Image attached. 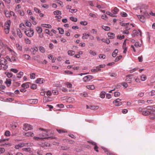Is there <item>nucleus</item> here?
Returning <instances> with one entry per match:
<instances>
[{
	"mask_svg": "<svg viewBox=\"0 0 155 155\" xmlns=\"http://www.w3.org/2000/svg\"><path fill=\"white\" fill-rule=\"evenodd\" d=\"M153 107L152 106H147L146 108H139V111L142 112V114L144 116H146L150 114L153 111Z\"/></svg>",
	"mask_w": 155,
	"mask_h": 155,
	"instance_id": "f257e3e1",
	"label": "nucleus"
},
{
	"mask_svg": "<svg viewBox=\"0 0 155 155\" xmlns=\"http://www.w3.org/2000/svg\"><path fill=\"white\" fill-rule=\"evenodd\" d=\"M11 24V21L9 20L6 21L4 24V31L6 34L9 33Z\"/></svg>",
	"mask_w": 155,
	"mask_h": 155,
	"instance_id": "f03ea898",
	"label": "nucleus"
},
{
	"mask_svg": "<svg viewBox=\"0 0 155 155\" xmlns=\"http://www.w3.org/2000/svg\"><path fill=\"white\" fill-rule=\"evenodd\" d=\"M24 33L27 36L30 37L32 36L34 34L33 29L31 28L25 29L24 30Z\"/></svg>",
	"mask_w": 155,
	"mask_h": 155,
	"instance_id": "7ed1b4c3",
	"label": "nucleus"
},
{
	"mask_svg": "<svg viewBox=\"0 0 155 155\" xmlns=\"http://www.w3.org/2000/svg\"><path fill=\"white\" fill-rule=\"evenodd\" d=\"M28 144H30V145H29L28 146H31V144L30 143H21L18 144L17 145H16L15 147V148L16 149H18L19 148L23 147L24 146H27V145Z\"/></svg>",
	"mask_w": 155,
	"mask_h": 155,
	"instance_id": "20e7f679",
	"label": "nucleus"
},
{
	"mask_svg": "<svg viewBox=\"0 0 155 155\" xmlns=\"http://www.w3.org/2000/svg\"><path fill=\"white\" fill-rule=\"evenodd\" d=\"M5 16L7 17H10L11 16L13 15L14 16L15 15V13L12 11H11L10 12L7 10L5 11Z\"/></svg>",
	"mask_w": 155,
	"mask_h": 155,
	"instance_id": "39448f33",
	"label": "nucleus"
},
{
	"mask_svg": "<svg viewBox=\"0 0 155 155\" xmlns=\"http://www.w3.org/2000/svg\"><path fill=\"white\" fill-rule=\"evenodd\" d=\"M32 129V127L28 124H24L23 129L25 130H28Z\"/></svg>",
	"mask_w": 155,
	"mask_h": 155,
	"instance_id": "423d86ee",
	"label": "nucleus"
},
{
	"mask_svg": "<svg viewBox=\"0 0 155 155\" xmlns=\"http://www.w3.org/2000/svg\"><path fill=\"white\" fill-rule=\"evenodd\" d=\"M105 65H100L97 66L96 69H92L91 71L93 72H96L101 70V68L105 67Z\"/></svg>",
	"mask_w": 155,
	"mask_h": 155,
	"instance_id": "0eeeda50",
	"label": "nucleus"
},
{
	"mask_svg": "<svg viewBox=\"0 0 155 155\" xmlns=\"http://www.w3.org/2000/svg\"><path fill=\"white\" fill-rule=\"evenodd\" d=\"M93 78V76L91 75H87L84 77L83 78V80L84 82H87L90 81Z\"/></svg>",
	"mask_w": 155,
	"mask_h": 155,
	"instance_id": "6e6552de",
	"label": "nucleus"
},
{
	"mask_svg": "<svg viewBox=\"0 0 155 155\" xmlns=\"http://www.w3.org/2000/svg\"><path fill=\"white\" fill-rule=\"evenodd\" d=\"M121 100L120 99L117 98L116 100L114 101L113 103V104H115V105L116 106H119L122 104V103L120 102Z\"/></svg>",
	"mask_w": 155,
	"mask_h": 155,
	"instance_id": "1a4fd4ad",
	"label": "nucleus"
},
{
	"mask_svg": "<svg viewBox=\"0 0 155 155\" xmlns=\"http://www.w3.org/2000/svg\"><path fill=\"white\" fill-rule=\"evenodd\" d=\"M141 32L140 31L138 30H134L133 31L132 36L134 37L136 36H138L139 35H141Z\"/></svg>",
	"mask_w": 155,
	"mask_h": 155,
	"instance_id": "9d476101",
	"label": "nucleus"
},
{
	"mask_svg": "<svg viewBox=\"0 0 155 155\" xmlns=\"http://www.w3.org/2000/svg\"><path fill=\"white\" fill-rule=\"evenodd\" d=\"M28 102L31 104H35L38 103V100L36 99H30L28 100Z\"/></svg>",
	"mask_w": 155,
	"mask_h": 155,
	"instance_id": "9b49d317",
	"label": "nucleus"
},
{
	"mask_svg": "<svg viewBox=\"0 0 155 155\" xmlns=\"http://www.w3.org/2000/svg\"><path fill=\"white\" fill-rule=\"evenodd\" d=\"M0 63L2 65H6L7 64L8 62L5 58L2 57L0 59Z\"/></svg>",
	"mask_w": 155,
	"mask_h": 155,
	"instance_id": "f8f14e48",
	"label": "nucleus"
},
{
	"mask_svg": "<svg viewBox=\"0 0 155 155\" xmlns=\"http://www.w3.org/2000/svg\"><path fill=\"white\" fill-rule=\"evenodd\" d=\"M152 113L150 114V118L152 120H155V110H153Z\"/></svg>",
	"mask_w": 155,
	"mask_h": 155,
	"instance_id": "ddd939ff",
	"label": "nucleus"
},
{
	"mask_svg": "<svg viewBox=\"0 0 155 155\" xmlns=\"http://www.w3.org/2000/svg\"><path fill=\"white\" fill-rule=\"evenodd\" d=\"M45 81L43 78H38L36 81V82L38 84H41L43 83Z\"/></svg>",
	"mask_w": 155,
	"mask_h": 155,
	"instance_id": "4468645a",
	"label": "nucleus"
},
{
	"mask_svg": "<svg viewBox=\"0 0 155 155\" xmlns=\"http://www.w3.org/2000/svg\"><path fill=\"white\" fill-rule=\"evenodd\" d=\"M107 35L110 39H113L115 37V35L112 32H109L107 33Z\"/></svg>",
	"mask_w": 155,
	"mask_h": 155,
	"instance_id": "2eb2a0df",
	"label": "nucleus"
},
{
	"mask_svg": "<svg viewBox=\"0 0 155 155\" xmlns=\"http://www.w3.org/2000/svg\"><path fill=\"white\" fill-rule=\"evenodd\" d=\"M137 16L140 21L143 22L145 21V17L143 16L139 15H138Z\"/></svg>",
	"mask_w": 155,
	"mask_h": 155,
	"instance_id": "dca6fc26",
	"label": "nucleus"
},
{
	"mask_svg": "<svg viewBox=\"0 0 155 155\" xmlns=\"http://www.w3.org/2000/svg\"><path fill=\"white\" fill-rule=\"evenodd\" d=\"M49 138L53 139V137H44V138H40V137H33V139L34 140H38V139H48Z\"/></svg>",
	"mask_w": 155,
	"mask_h": 155,
	"instance_id": "f3484780",
	"label": "nucleus"
},
{
	"mask_svg": "<svg viewBox=\"0 0 155 155\" xmlns=\"http://www.w3.org/2000/svg\"><path fill=\"white\" fill-rule=\"evenodd\" d=\"M22 58L26 60H29L30 59V57L29 55L27 54H25L22 56Z\"/></svg>",
	"mask_w": 155,
	"mask_h": 155,
	"instance_id": "a211bd4d",
	"label": "nucleus"
},
{
	"mask_svg": "<svg viewBox=\"0 0 155 155\" xmlns=\"http://www.w3.org/2000/svg\"><path fill=\"white\" fill-rule=\"evenodd\" d=\"M36 30L38 34L41 33L42 31V28L40 27H37L36 28Z\"/></svg>",
	"mask_w": 155,
	"mask_h": 155,
	"instance_id": "6ab92c4d",
	"label": "nucleus"
},
{
	"mask_svg": "<svg viewBox=\"0 0 155 155\" xmlns=\"http://www.w3.org/2000/svg\"><path fill=\"white\" fill-rule=\"evenodd\" d=\"M25 135L27 137H33L34 135V134L31 132H28L25 133Z\"/></svg>",
	"mask_w": 155,
	"mask_h": 155,
	"instance_id": "aec40b11",
	"label": "nucleus"
},
{
	"mask_svg": "<svg viewBox=\"0 0 155 155\" xmlns=\"http://www.w3.org/2000/svg\"><path fill=\"white\" fill-rule=\"evenodd\" d=\"M17 35L19 36V38H21L22 36V35L21 32L20 30L19 29H17Z\"/></svg>",
	"mask_w": 155,
	"mask_h": 155,
	"instance_id": "412c9836",
	"label": "nucleus"
},
{
	"mask_svg": "<svg viewBox=\"0 0 155 155\" xmlns=\"http://www.w3.org/2000/svg\"><path fill=\"white\" fill-rule=\"evenodd\" d=\"M57 130L59 133H66L67 131L64 129H57Z\"/></svg>",
	"mask_w": 155,
	"mask_h": 155,
	"instance_id": "4be33fe9",
	"label": "nucleus"
},
{
	"mask_svg": "<svg viewBox=\"0 0 155 155\" xmlns=\"http://www.w3.org/2000/svg\"><path fill=\"white\" fill-rule=\"evenodd\" d=\"M24 73L23 72L20 71L19 73L17 74V77L18 78H20L23 76Z\"/></svg>",
	"mask_w": 155,
	"mask_h": 155,
	"instance_id": "5701e85b",
	"label": "nucleus"
},
{
	"mask_svg": "<svg viewBox=\"0 0 155 155\" xmlns=\"http://www.w3.org/2000/svg\"><path fill=\"white\" fill-rule=\"evenodd\" d=\"M7 86L9 87L11 84V80L10 79H7L5 82Z\"/></svg>",
	"mask_w": 155,
	"mask_h": 155,
	"instance_id": "b1692460",
	"label": "nucleus"
},
{
	"mask_svg": "<svg viewBox=\"0 0 155 155\" xmlns=\"http://www.w3.org/2000/svg\"><path fill=\"white\" fill-rule=\"evenodd\" d=\"M33 51H32V53L34 55H35L37 51H38V49L37 47H35L32 49Z\"/></svg>",
	"mask_w": 155,
	"mask_h": 155,
	"instance_id": "393cba45",
	"label": "nucleus"
},
{
	"mask_svg": "<svg viewBox=\"0 0 155 155\" xmlns=\"http://www.w3.org/2000/svg\"><path fill=\"white\" fill-rule=\"evenodd\" d=\"M118 52V50L115 49L112 54V56L114 57H115L117 55V53Z\"/></svg>",
	"mask_w": 155,
	"mask_h": 155,
	"instance_id": "a878e982",
	"label": "nucleus"
},
{
	"mask_svg": "<svg viewBox=\"0 0 155 155\" xmlns=\"http://www.w3.org/2000/svg\"><path fill=\"white\" fill-rule=\"evenodd\" d=\"M102 28L105 31H108L110 30V28L107 26L102 25Z\"/></svg>",
	"mask_w": 155,
	"mask_h": 155,
	"instance_id": "bb28decb",
	"label": "nucleus"
},
{
	"mask_svg": "<svg viewBox=\"0 0 155 155\" xmlns=\"http://www.w3.org/2000/svg\"><path fill=\"white\" fill-rule=\"evenodd\" d=\"M16 46L19 51H21L22 50V47L18 44H16Z\"/></svg>",
	"mask_w": 155,
	"mask_h": 155,
	"instance_id": "cd10ccee",
	"label": "nucleus"
},
{
	"mask_svg": "<svg viewBox=\"0 0 155 155\" xmlns=\"http://www.w3.org/2000/svg\"><path fill=\"white\" fill-rule=\"evenodd\" d=\"M21 6L19 4L17 5L15 8V11L17 12H18V11H19V9L21 8Z\"/></svg>",
	"mask_w": 155,
	"mask_h": 155,
	"instance_id": "c85d7f7f",
	"label": "nucleus"
},
{
	"mask_svg": "<svg viewBox=\"0 0 155 155\" xmlns=\"http://www.w3.org/2000/svg\"><path fill=\"white\" fill-rule=\"evenodd\" d=\"M106 13L107 15H108L111 17H116V15H115V14H114L113 13H112L109 12H107Z\"/></svg>",
	"mask_w": 155,
	"mask_h": 155,
	"instance_id": "c756f323",
	"label": "nucleus"
},
{
	"mask_svg": "<svg viewBox=\"0 0 155 155\" xmlns=\"http://www.w3.org/2000/svg\"><path fill=\"white\" fill-rule=\"evenodd\" d=\"M75 53V51L72 50H69L68 51V54L70 56H72L74 55Z\"/></svg>",
	"mask_w": 155,
	"mask_h": 155,
	"instance_id": "7c9ffc66",
	"label": "nucleus"
},
{
	"mask_svg": "<svg viewBox=\"0 0 155 155\" xmlns=\"http://www.w3.org/2000/svg\"><path fill=\"white\" fill-rule=\"evenodd\" d=\"M119 10V9L117 8V7H115L112 12H113V13L115 14V15H116L117 13Z\"/></svg>",
	"mask_w": 155,
	"mask_h": 155,
	"instance_id": "2f4dec72",
	"label": "nucleus"
},
{
	"mask_svg": "<svg viewBox=\"0 0 155 155\" xmlns=\"http://www.w3.org/2000/svg\"><path fill=\"white\" fill-rule=\"evenodd\" d=\"M54 14L55 15H61V13L59 10H56L54 12Z\"/></svg>",
	"mask_w": 155,
	"mask_h": 155,
	"instance_id": "473e14b6",
	"label": "nucleus"
},
{
	"mask_svg": "<svg viewBox=\"0 0 155 155\" xmlns=\"http://www.w3.org/2000/svg\"><path fill=\"white\" fill-rule=\"evenodd\" d=\"M41 25L43 27L48 28H51V26L49 24H42Z\"/></svg>",
	"mask_w": 155,
	"mask_h": 155,
	"instance_id": "72a5a7b5",
	"label": "nucleus"
},
{
	"mask_svg": "<svg viewBox=\"0 0 155 155\" xmlns=\"http://www.w3.org/2000/svg\"><path fill=\"white\" fill-rule=\"evenodd\" d=\"M31 148L30 147L28 148H25L22 149V150L23 151H25L26 152H29L31 151Z\"/></svg>",
	"mask_w": 155,
	"mask_h": 155,
	"instance_id": "f704fd0d",
	"label": "nucleus"
},
{
	"mask_svg": "<svg viewBox=\"0 0 155 155\" xmlns=\"http://www.w3.org/2000/svg\"><path fill=\"white\" fill-rule=\"evenodd\" d=\"M109 75L112 77L116 78L117 76V74L116 73H110Z\"/></svg>",
	"mask_w": 155,
	"mask_h": 155,
	"instance_id": "c9c22d12",
	"label": "nucleus"
},
{
	"mask_svg": "<svg viewBox=\"0 0 155 155\" xmlns=\"http://www.w3.org/2000/svg\"><path fill=\"white\" fill-rule=\"evenodd\" d=\"M83 36L82 37V38L83 39H86L87 38V37H88L90 36V35L89 34H86L85 33H84L83 34Z\"/></svg>",
	"mask_w": 155,
	"mask_h": 155,
	"instance_id": "e433bc0d",
	"label": "nucleus"
},
{
	"mask_svg": "<svg viewBox=\"0 0 155 155\" xmlns=\"http://www.w3.org/2000/svg\"><path fill=\"white\" fill-rule=\"evenodd\" d=\"M39 49L40 51L42 53H44L45 52V48L42 46L39 47Z\"/></svg>",
	"mask_w": 155,
	"mask_h": 155,
	"instance_id": "4c0bfd02",
	"label": "nucleus"
},
{
	"mask_svg": "<svg viewBox=\"0 0 155 155\" xmlns=\"http://www.w3.org/2000/svg\"><path fill=\"white\" fill-rule=\"evenodd\" d=\"M96 7L99 9L104 8L105 7V6L103 5L102 4H101V5L97 4Z\"/></svg>",
	"mask_w": 155,
	"mask_h": 155,
	"instance_id": "58836bf2",
	"label": "nucleus"
},
{
	"mask_svg": "<svg viewBox=\"0 0 155 155\" xmlns=\"http://www.w3.org/2000/svg\"><path fill=\"white\" fill-rule=\"evenodd\" d=\"M98 108V106H89V108L93 110L97 109Z\"/></svg>",
	"mask_w": 155,
	"mask_h": 155,
	"instance_id": "ea45409f",
	"label": "nucleus"
},
{
	"mask_svg": "<svg viewBox=\"0 0 155 155\" xmlns=\"http://www.w3.org/2000/svg\"><path fill=\"white\" fill-rule=\"evenodd\" d=\"M65 84L67 86L68 88H71L72 87V84L69 82H67L65 83Z\"/></svg>",
	"mask_w": 155,
	"mask_h": 155,
	"instance_id": "a19ab883",
	"label": "nucleus"
},
{
	"mask_svg": "<svg viewBox=\"0 0 155 155\" xmlns=\"http://www.w3.org/2000/svg\"><path fill=\"white\" fill-rule=\"evenodd\" d=\"M5 74L6 75L7 77L9 78L12 77L13 75L12 73L8 72H6Z\"/></svg>",
	"mask_w": 155,
	"mask_h": 155,
	"instance_id": "79ce46f5",
	"label": "nucleus"
},
{
	"mask_svg": "<svg viewBox=\"0 0 155 155\" xmlns=\"http://www.w3.org/2000/svg\"><path fill=\"white\" fill-rule=\"evenodd\" d=\"M86 87L90 90H94L95 88V87L94 85L87 86Z\"/></svg>",
	"mask_w": 155,
	"mask_h": 155,
	"instance_id": "37998d69",
	"label": "nucleus"
},
{
	"mask_svg": "<svg viewBox=\"0 0 155 155\" xmlns=\"http://www.w3.org/2000/svg\"><path fill=\"white\" fill-rule=\"evenodd\" d=\"M45 33L51 36H52L53 35L52 33L48 29H45Z\"/></svg>",
	"mask_w": 155,
	"mask_h": 155,
	"instance_id": "c03bdc74",
	"label": "nucleus"
},
{
	"mask_svg": "<svg viewBox=\"0 0 155 155\" xmlns=\"http://www.w3.org/2000/svg\"><path fill=\"white\" fill-rule=\"evenodd\" d=\"M58 30H59V33L61 34H63L64 33V29L61 28H58Z\"/></svg>",
	"mask_w": 155,
	"mask_h": 155,
	"instance_id": "a18cd8bd",
	"label": "nucleus"
},
{
	"mask_svg": "<svg viewBox=\"0 0 155 155\" xmlns=\"http://www.w3.org/2000/svg\"><path fill=\"white\" fill-rule=\"evenodd\" d=\"M17 12L21 16H23L25 15V13L23 11L19 10Z\"/></svg>",
	"mask_w": 155,
	"mask_h": 155,
	"instance_id": "49530a36",
	"label": "nucleus"
},
{
	"mask_svg": "<svg viewBox=\"0 0 155 155\" xmlns=\"http://www.w3.org/2000/svg\"><path fill=\"white\" fill-rule=\"evenodd\" d=\"M4 135L6 136L9 137L10 135V132L8 130H6L5 132Z\"/></svg>",
	"mask_w": 155,
	"mask_h": 155,
	"instance_id": "de8ad7c7",
	"label": "nucleus"
},
{
	"mask_svg": "<svg viewBox=\"0 0 155 155\" xmlns=\"http://www.w3.org/2000/svg\"><path fill=\"white\" fill-rule=\"evenodd\" d=\"M105 92H102L100 94V97L102 98H104L105 97Z\"/></svg>",
	"mask_w": 155,
	"mask_h": 155,
	"instance_id": "09e8293b",
	"label": "nucleus"
},
{
	"mask_svg": "<svg viewBox=\"0 0 155 155\" xmlns=\"http://www.w3.org/2000/svg\"><path fill=\"white\" fill-rule=\"evenodd\" d=\"M21 86L24 88H27L29 86L27 83H25L22 84Z\"/></svg>",
	"mask_w": 155,
	"mask_h": 155,
	"instance_id": "8fccbe9b",
	"label": "nucleus"
},
{
	"mask_svg": "<svg viewBox=\"0 0 155 155\" xmlns=\"http://www.w3.org/2000/svg\"><path fill=\"white\" fill-rule=\"evenodd\" d=\"M89 53L91 54L93 56H94L96 54V52L92 50H90L89 51Z\"/></svg>",
	"mask_w": 155,
	"mask_h": 155,
	"instance_id": "3c124183",
	"label": "nucleus"
},
{
	"mask_svg": "<svg viewBox=\"0 0 155 155\" xmlns=\"http://www.w3.org/2000/svg\"><path fill=\"white\" fill-rule=\"evenodd\" d=\"M70 19L72 21L74 22H77L78 21V19L77 18H74L73 17H70Z\"/></svg>",
	"mask_w": 155,
	"mask_h": 155,
	"instance_id": "603ef678",
	"label": "nucleus"
},
{
	"mask_svg": "<svg viewBox=\"0 0 155 155\" xmlns=\"http://www.w3.org/2000/svg\"><path fill=\"white\" fill-rule=\"evenodd\" d=\"M120 15L121 16L123 17H126L127 15V14L126 13L124 12H121L120 13Z\"/></svg>",
	"mask_w": 155,
	"mask_h": 155,
	"instance_id": "864d4df0",
	"label": "nucleus"
},
{
	"mask_svg": "<svg viewBox=\"0 0 155 155\" xmlns=\"http://www.w3.org/2000/svg\"><path fill=\"white\" fill-rule=\"evenodd\" d=\"M10 70L11 71L15 73H16L18 72V70L15 68H11Z\"/></svg>",
	"mask_w": 155,
	"mask_h": 155,
	"instance_id": "5fc2aeb1",
	"label": "nucleus"
},
{
	"mask_svg": "<svg viewBox=\"0 0 155 155\" xmlns=\"http://www.w3.org/2000/svg\"><path fill=\"white\" fill-rule=\"evenodd\" d=\"M5 151V149L4 148H0V154L3 153Z\"/></svg>",
	"mask_w": 155,
	"mask_h": 155,
	"instance_id": "6e6d98bb",
	"label": "nucleus"
},
{
	"mask_svg": "<svg viewBox=\"0 0 155 155\" xmlns=\"http://www.w3.org/2000/svg\"><path fill=\"white\" fill-rule=\"evenodd\" d=\"M25 25L27 26L28 27H31V23L30 22L28 21H27L25 23Z\"/></svg>",
	"mask_w": 155,
	"mask_h": 155,
	"instance_id": "4d7b16f0",
	"label": "nucleus"
},
{
	"mask_svg": "<svg viewBox=\"0 0 155 155\" xmlns=\"http://www.w3.org/2000/svg\"><path fill=\"white\" fill-rule=\"evenodd\" d=\"M78 11V10L77 9H70L69 11V12H71L72 13H75Z\"/></svg>",
	"mask_w": 155,
	"mask_h": 155,
	"instance_id": "13d9d810",
	"label": "nucleus"
},
{
	"mask_svg": "<svg viewBox=\"0 0 155 155\" xmlns=\"http://www.w3.org/2000/svg\"><path fill=\"white\" fill-rule=\"evenodd\" d=\"M141 78L142 81H145L146 79V76L143 75H142L141 76Z\"/></svg>",
	"mask_w": 155,
	"mask_h": 155,
	"instance_id": "bf43d9fd",
	"label": "nucleus"
},
{
	"mask_svg": "<svg viewBox=\"0 0 155 155\" xmlns=\"http://www.w3.org/2000/svg\"><path fill=\"white\" fill-rule=\"evenodd\" d=\"M30 78L31 79H34L35 78V74L34 73H31L30 75Z\"/></svg>",
	"mask_w": 155,
	"mask_h": 155,
	"instance_id": "052dcab7",
	"label": "nucleus"
},
{
	"mask_svg": "<svg viewBox=\"0 0 155 155\" xmlns=\"http://www.w3.org/2000/svg\"><path fill=\"white\" fill-rule=\"evenodd\" d=\"M122 57V56L120 55L119 56L117 57L115 59V62H117L119 60H120Z\"/></svg>",
	"mask_w": 155,
	"mask_h": 155,
	"instance_id": "680f3d73",
	"label": "nucleus"
},
{
	"mask_svg": "<svg viewBox=\"0 0 155 155\" xmlns=\"http://www.w3.org/2000/svg\"><path fill=\"white\" fill-rule=\"evenodd\" d=\"M37 87V85L36 84H32L31 85V88L33 89H36Z\"/></svg>",
	"mask_w": 155,
	"mask_h": 155,
	"instance_id": "e2e57ef3",
	"label": "nucleus"
},
{
	"mask_svg": "<svg viewBox=\"0 0 155 155\" xmlns=\"http://www.w3.org/2000/svg\"><path fill=\"white\" fill-rule=\"evenodd\" d=\"M99 57L100 58L104 59L105 58V55L103 54H100L99 56Z\"/></svg>",
	"mask_w": 155,
	"mask_h": 155,
	"instance_id": "0e129e2a",
	"label": "nucleus"
},
{
	"mask_svg": "<svg viewBox=\"0 0 155 155\" xmlns=\"http://www.w3.org/2000/svg\"><path fill=\"white\" fill-rule=\"evenodd\" d=\"M104 151L105 153H106L107 154H109V155H110V153H111L109 151V150L107 149L106 148H104Z\"/></svg>",
	"mask_w": 155,
	"mask_h": 155,
	"instance_id": "69168bd1",
	"label": "nucleus"
},
{
	"mask_svg": "<svg viewBox=\"0 0 155 155\" xmlns=\"http://www.w3.org/2000/svg\"><path fill=\"white\" fill-rule=\"evenodd\" d=\"M124 35H123L122 36L118 35L117 36V38L119 39L120 40L122 39H124Z\"/></svg>",
	"mask_w": 155,
	"mask_h": 155,
	"instance_id": "338daca9",
	"label": "nucleus"
},
{
	"mask_svg": "<svg viewBox=\"0 0 155 155\" xmlns=\"http://www.w3.org/2000/svg\"><path fill=\"white\" fill-rule=\"evenodd\" d=\"M150 81L152 83H153L155 82V76L152 77Z\"/></svg>",
	"mask_w": 155,
	"mask_h": 155,
	"instance_id": "774afa93",
	"label": "nucleus"
}]
</instances>
